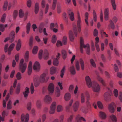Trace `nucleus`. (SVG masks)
<instances>
[{"instance_id":"38","label":"nucleus","mask_w":122,"mask_h":122,"mask_svg":"<svg viewBox=\"0 0 122 122\" xmlns=\"http://www.w3.org/2000/svg\"><path fill=\"white\" fill-rule=\"evenodd\" d=\"M36 105L38 108H40L41 106V101L40 100H37L36 102Z\"/></svg>"},{"instance_id":"19","label":"nucleus","mask_w":122,"mask_h":122,"mask_svg":"<svg viewBox=\"0 0 122 122\" xmlns=\"http://www.w3.org/2000/svg\"><path fill=\"white\" fill-rule=\"evenodd\" d=\"M29 92V88L26 87L25 89V91L23 92L24 97L25 98H27Z\"/></svg>"},{"instance_id":"5","label":"nucleus","mask_w":122,"mask_h":122,"mask_svg":"<svg viewBox=\"0 0 122 122\" xmlns=\"http://www.w3.org/2000/svg\"><path fill=\"white\" fill-rule=\"evenodd\" d=\"M85 94L86 97V100H89L90 99V96L88 92H86L85 93H81V102L82 103H83L85 101Z\"/></svg>"},{"instance_id":"51","label":"nucleus","mask_w":122,"mask_h":122,"mask_svg":"<svg viewBox=\"0 0 122 122\" xmlns=\"http://www.w3.org/2000/svg\"><path fill=\"white\" fill-rule=\"evenodd\" d=\"M31 102H28L27 105V109L28 110H30L31 109Z\"/></svg>"},{"instance_id":"40","label":"nucleus","mask_w":122,"mask_h":122,"mask_svg":"<svg viewBox=\"0 0 122 122\" xmlns=\"http://www.w3.org/2000/svg\"><path fill=\"white\" fill-rule=\"evenodd\" d=\"M20 90V85L19 84L17 85L16 89V90L15 93L17 94H19Z\"/></svg>"},{"instance_id":"6","label":"nucleus","mask_w":122,"mask_h":122,"mask_svg":"<svg viewBox=\"0 0 122 122\" xmlns=\"http://www.w3.org/2000/svg\"><path fill=\"white\" fill-rule=\"evenodd\" d=\"M112 94L111 92H107L104 95V100L107 102H110L111 100Z\"/></svg>"},{"instance_id":"58","label":"nucleus","mask_w":122,"mask_h":122,"mask_svg":"<svg viewBox=\"0 0 122 122\" xmlns=\"http://www.w3.org/2000/svg\"><path fill=\"white\" fill-rule=\"evenodd\" d=\"M4 25L2 24H0V31L3 32L5 30Z\"/></svg>"},{"instance_id":"39","label":"nucleus","mask_w":122,"mask_h":122,"mask_svg":"<svg viewBox=\"0 0 122 122\" xmlns=\"http://www.w3.org/2000/svg\"><path fill=\"white\" fill-rule=\"evenodd\" d=\"M63 18L64 20L66 22L68 21V18L67 16V15L66 13H64L62 15Z\"/></svg>"},{"instance_id":"8","label":"nucleus","mask_w":122,"mask_h":122,"mask_svg":"<svg viewBox=\"0 0 122 122\" xmlns=\"http://www.w3.org/2000/svg\"><path fill=\"white\" fill-rule=\"evenodd\" d=\"M77 25L78 28V31L80 32L81 31V17L79 12H77Z\"/></svg>"},{"instance_id":"49","label":"nucleus","mask_w":122,"mask_h":122,"mask_svg":"<svg viewBox=\"0 0 122 122\" xmlns=\"http://www.w3.org/2000/svg\"><path fill=\"white\" fill-rule=\"evenodd\" d=\"M73 30L74 34L76 36H77V29L76 25L74 26L73 27Z\"/></svg>"},{"instance_id":"22","label":"nucleus","mask_w":122,"mask_h":122,"mask_svg":"<svg viewBox=\"0 0 122 122\" xmlns=\"http://www.w3.org/2000/svg\"><path fill=\"white\" fill-rule=\"evenodd\" d=\"M76 119L77 121L76 122H81V120H82L84 122L86 121V120L83 117H80V116L78 115L76 117Z\"/></svg>"},{"instance_id":"45","label":"nucleus","mask_w":122,"mask_h":122,"mask_svg":"<svg viewBox=\"0 0 122 122\" xmlns=\"http://www.w3.org/2000/svg\"><path fill=\"white\" fill-rule=\"evenodd\" d=\"M57 10L58 13H60L61 12V6L59 4L57 5Z\"/></svg>"},{"instance_id":"59","label":"nucleus","mask_w":122,"mask_h":122,"mask_svg":"<svg viewBox=\"0 0 122 122\" xmlns=\"http://www.w3.org/2000/svg\"><path fill=\"white\" fill-rule=\"evenodd\" d=\"M8 5V2L7 1H5V2L3 6V9L4 10H5L7 9Z\"/></svg>"},{"instance_id":"57","label":"nucleus","mask_w":122,"mask_h":122,"mask_svg":"<svg viewBox=\"0 0 122 122\" xmlns=\"http://www.w3.org/2000/svg\"><path fill=\"white\" fill-rule=\"evenodd\" d=\"M5 17L6 14L5 13H4L2 15L1 19V21L3 23H4L5 21Z\"/></svg>"},{"instance_id":"62","label":"nucleus","mask_w":122,"mask_h":122,"mask_svg":"<svg viewBox=\"0 0 122 122\" xmlns=\"http://www.w3.org/2000/svg\"><path fill=\"white\" fill-rule=\"evenodd\" d=\"M118 91L117 89H114L113 91V94L116 97H117L118 96Z\"/></svg>"},{"instance_id":"52","label":"nucleus","mask_w":122,"mask_h":122,"mask_svg":"<svg viewBox=\"0 0 122 122\" xmlns=\"http://www.w3.org/2000/svg\"><path fill=\"white\" fill-rule=\"evenodd\" d=\"M24 15V14L23 11L21 10H20L19 12V16L20 17H22Z\"/></svg>"},{"instance_id":"37","label":"nucleus","mask_w":122,"mask_h":122,"mask_svg":"<svg viewBox=\"0 0 122 122\" xmlns=\"http://www.w3.org/2000/svg\"><path fill=\"white\" fill-rule=\"evenodd\" d=\"M65 68V66H64L61 71L60 76L61 78H62L63 77V76L66 70Z\"/></svg>"},{"instance_id":"34","label":"nucleus","mask_w":122,"mask_h":122,"mask_svg":"<svg viewBox=\"0 0 122 122\" xmlns=\"http://www.w3.org/2000/svg\"><path fill=\"white\" fill-rule=\"evenodd\" d=\"M31 24L29 22L27 24L26 26V32L27 34H28L30 30V28Z\"/></svg>"},{"instance_id":"16","label":"nucleus","mask_w":122,"mask_h":122,"mask_svg":"<svg viewBox=\"0 0 122 122\" xmlns=\"http://www.w3.org/2000/svg\"><path fill=\"white\" fill-rule=\"evenodd\" d=\"M49 54H39L38 56L39 59H41L42 58L46 60L49 57Z\"/></svg>"},{"instance_id":"25","label":"nucleus","mask_w":122,"mask_h":122,"mask_svg":"<svg viewBox=\"0 0 122 122\" xmlns=\"http://www.w3.org/2000/svg\"><path fill=\"white\" fill-rule=\"evenodd\" d=\"M21 41L20 39H19L17 44L16 46V49L17 51H19L20 50L21 47Z\"/></svg>"},{"instance_id":"26","label":"nucleus","mask_w":122,"mask_h":122,"mask_svg":"<svg viewBox=\"0 0 122 122\" xmlns=\"http://www.w3.org/2000/svg\"><path fill=\"white\" fill-rule=\"evenodd\" d=\"M110 118L111 120L110 121V122H116L117 121V118L116 116L113 114L110 116Z\"/></svg>"},{"instance_id":"30","label":"nucleus","mask_w":122,"mask_h":122,"mask_svg":"<svg viewBox=\"0 0 122 122\" xmlns=\"http://www.w3.org/2000/svg\"><path fill=\"white\" fill-rule=\"evenodd\" d=\"M69 35L70 39L71 41H73L74 39V37L73 32L71 30L69 31Z\"/></svg>"},{"instance_id":"13","label":"nucleus","mask_w":122,"mask_h":122,"mask_svg":"<svg viewBox=\"0 0 122 122\" xmlns=\"http://www.w3.org/2000/svg\"><path fill=\"white\" fill-rule=\"evenodd\" d=\"M54 86L52 83H50L49 85L48 90L50 93H52L54 91Z\"/></svg>"},{"instance_id":"15","label":"nucleus","mask_w":122,"mask_h":122,"mask_svg":"<svg viewBox=\"0 0 122 122\" xmlns=\"http://www.w3.org/2000/svg\"><path fill=\"white\" fill-rule=\"evenodd\" d=\"M44 101L46 103L49 104L51 102L52 99L49 96L47 95L45 97Z\"/></svg>"},{"instance_id":"17","label":"nucleus","mask_w":122,"mask_h":122,"mask_svg":"<svg viewBox=\"0 0 122 122\" xmlns=\"http://www.w3.org/2000/svg\"><path fill=\"white\" fill-rule=\"evenodd\" d=\"M80 104V102L78 101H77L75 102L73 104V107L74 111H76L78 109Z\"/></svg>"},{"instance_id":"42","label":"nucleus","mask_w":122,"mask_h":122,"mask_svg":"<svg viewBox=\"0 0 122 122\" xmlns=\"http://www.w3.org/2000/svg\"><path fill=\"white\" fill-rule=\"evenodd\" d=\"M80 62L81 64V69L82 70H83L84 69V61L81 59H80Z\"/></svg>"},{"instance_id":"9","label":"nucleus","mask_w":122,"mask_h":122,"mask_svg":"<svg viewBox=\"0 0 122 122\" xmlns=\"http://www.w3.org/2000/svg\"><path fill=\"white\" fill-rule=\"evenodd\" d=\"M56 102H53L50 107V110L49 113L50 114H53L55 112L56 107Z\"/></svg>"},{"instance_id":"63","label":"nucleus","mask_w":122,"mask_h":122,"mask_svg":"<svg viewBox=\"0 0 122 122\" xmlns=\"http://www.w3.org/2000/svg\"><path fill=\"white\" fill-rule=\"evenodd\" d=\"M73 118V116L71 115L67 119V122H72Z\"/></svg>"},{"instance_id":"29","label":"nucleus","mask_w":122,"mask_h":122,"mask_svg":"<svg viewBox=\"0 0 122 122\" xmlns=\"http://www.w3.org/2000/svg\"><path fill=\"white\" fill-rule=\"evenodd\" d=\"M56 68L55 67H51L50 70V74L51 75H53L55 73L56 71Z\"/></svg>"},{"instance_id":"60","label":"nucleus","mask_w":122,"mask_h":122,"mask_svg":"<svg viewBox=\"0 0 122 122\" xmlns=\"http://www.w3.org/2000/svg\"><path fill=\"white\" fill-rule=\"evenodd\" d=\"M18 15V11L16 10H15L13 13V17L14 19H15Z\"/></svg>"},{"instance_id":"2","label":"nucleus","mask_w":122,"mask_h":122,"mask_svg":"<svg viewBox=\"0 0 122 122\" xmlns=\"http://www.w3.org/2000/svg\"><path fill=\"white\" fill-rule=\"evenodd\" d=\"M80 50L81 53L83 52V48L86 49V51L87 53H89L90 52V49L89 45L87 44L86 45L84 44V40L82 37H81L80 40Z\"/></svg>"},{"instance_id":"11","label":"nucleus","mask_w":122,"mask_h":122,"mask_svg":"<svg viewBox=\"0 0 122 122\" xmlns=\"http://www.w3.org/2000/svg\"><path fill=\"white\" fill-rule=\"evenodd\" d=\"M85 80L86 84L88 87L89 88L91 87L92 83L94 81L92 82L91 79L88 76H87L86 77Z\"/></svg>"},{"instance_id":"44","label":"nucleus","mask_w":122,"mask_h":122,"mask_svg":"<svg viewBox=\"0 0 122 122\" xmlns=\"http://www.w3.org/2000/svg\"><path fill=\"white\" fill-rule=\"evenodd\" d=\"M57 2V0H53V4L52 6V9L53 10H54L56 6Z\"/></svg>"},{"instance_id":"32","label":"nucleus","mask_w":122,"mask_h":122,"mask_svg":"<svg viewBox=\"0 0 122 122\" xmlns=\"http://www.w3.org/2000/svg\"><path fill=\"white\" fill-rule=\"evenodd\" d=\"M44 27V24L43 23H41L39 27V32L41 33L43 32V29Z\"/></svg>"},{"instance_id":"61","label":"nucleus","mask_w":122,"mask_h":122,"mask_svg":"<svg viewBox=\"0 0 122 122\" xmlns=\"http://www.w3.org/2000/svg\"><path fill=\"white\" fill-rule=\"evenodd\" d=\"M76 67L77 70L79 71L80 70V66L79 62L78 61H77L76 64Z\"/></svg>"},{"instance_id":"53","label":"nucleus","mask_w":122,"mask_h":122,"mask_svg":"<svg viewBox=\"0 0 122 122\" xmlns=\"http://www.w3.org/2000/svg\"><path fill=\"white\" fill-rule=\"evenodd\" d=\"M90 63L92 66L94 67H96V64L94 60L92 59L90 60Z\"/></svg>"},{"instance_id":"3","label":"nucleus","mask_w":122,"mask_h":122,"mask_svg":"<svg viewBox=\"0 0 122 122\" xmlns=\"http://www.w3.org/2000/svg\"><path fill=\"white\" fill-rule=\"evenodd\" d=\"M24 59H21L19 65V70L22 73L25 72L27 67L26 63H24Z\"/></svg>"},{"instance_id":"10","label":"nucleus","mask_w":122,"mask_h":122,"mask_svg":"<svg viewBox=\"0 0 122 122\" xmlns=\"http://www.w3.org/2000/svg\"><path fill=\"white\" fill-rule=\"evenodd\" d=\"M33 69L36 71H39L40 69V66L38 62L36 61L35 62L33 66Z\"/></svg>"},{"instance_id":"24","label":"nucleus","mask_w":122,"mask_h":122,"mask_svg":"<svg viewBox=\"0 0 122 122\" xmlns=\"http://www.w3.org/2000/svg\"><path fill=\"white\" fill-rule=\"evenodd\" d=\"M69 17L71 20L73 21L74 19V14L72 12H69L68 13Z\"/></svg>"},{"instance_id":"18","label":"nucleus","mask_w":122,"mask_h":122,"mask_svg":"<svg viewBox=\"0 0 122 122\" xmlns=\"http://www.w3.org/2000/svg\"><path fill=\"white\" fill-rule=\"evenodd\" d=\"M108 26L113 30L115 29V25L114 22L111 19L110 20L109 23L108 25Z\"/></svg>"},{"instance_id":"48","label":"nucleus","mask_w":122,"mask_h":122,"mask_svg":"<svg viewBox=\"0 0 122 122\" xmlns=\"http://www.w3.org/2000/svg\"><path fill=\"white\" fill-rule=\"evenodd\" d=\"M56 96L57 97H59L60 94V89L58 87H56Z\"/></svg>"},{"instance_id":"23","label":"nucleus","mask_w":122,"mask_h":122,"mask_svg":"<svg viewBox=\"0 0 122 122\" xmlns=\"http://www.w3.org/2000/svg\"><path fill=\"white\" fill-rule=\"evenodd\" d=\"M97 79L101 83L103 86H106V84L104 81L102 77L98 75L97 76Z\"/></svg>"},{"instance_id":"14","label":"nucleus","mask_w":122,"mask_h":122,"mask_svg":"<svg viewBox=\"0 0 122 122\" xmlns=\"http://www.w3.org/2000/svg\"><path fill=\"white\" fill-rule=\"evenodd\" d=\"M108 109L110 112L112 113H113L115 111V108L114 107V104L112 103L108 105Z\"/></svg>"},{"instance_id":"50","label":"nucleus","mask_w":122,"mask_h":122,"mask_svg":"<svg viewBox=\"0 0 122 122\" xmlns=\"http://www.w3.org/2000/svg\"><path fill=\"white\" fill-rule=\"evenodd\" d=\"M97 104L99 108L102 109L103 108V105L101 102L100 101H98L97 102Z\"/></svg>"},{"instance_id":"4","label":"nucleus","mask_w":122,"mask_h":122,"mask_svg":"<svg viewBox=\"0 0 122 122\" xmlns=\"http://www.w3.org/2000/svg\"><path fill=\"white\" fill-rule=\"evenodd\" d=\"M15 46V44L14 43H12L9 47V44H6L4 47V50L5 53L8 52V53H10L12 51Z\"/></svg>"},{"instance_id":"33","label":"nucleus","mask_w":122,"mask_h":122,"mask_svg":"<svg viewBox=\"0 0 122 122\" xmlns=\"http://www.w3.org/2000/svg\"><path fill=\"white\" fill-rule=\"evenodd\" d=\"M71 98V95L68 93L66 94L65 95L64 98L66 101H68Z\"/></svg>"},{"instance_id":"41","label":"nucleus","mask_w":122,"mask_h":122,"mask_svg":"<svg viewBox=\"0 0 122 122\" xmlns=\"http://www.w3.org/2000/svg\"><path fill=\"white\" fill-rule=\"evenodd\" d=\"M33 38L32 36L30 37L29 40V45L30 47L31 48L33 44Z\"/></svg>"},{"instance_id":"12","label":"nucleus","mask_w":122,"mask_h":122,"mask_svg":"<svg viewBox=\"0 0 122 122\" xmlns=\"http://www.w3.org/2000/svg\"><path fill=\"white\" fill-rule=\"evenodd\" d=\"M109 10L108 8L105 9L104 11V18L105 20L107 21L109 19Z\"/></svg>"},{"instance_id":"47","label":"nucleus","mask_w":122,"mask_h":122,"mask_svg":"<svg viewBox=\"0 0 122 122\" xmlns=\"http://www.w3.org/2000/svg\"><path fill=\"white\" fill-rule=\"evenodd\" d=\"M30 92L31 94H33L35 90L33 84V83L31 84L30 86Z\"/></svg>"},{"instance_id":"54","label":"nucleus","mask_w":122,"mask_h":122,"mask_svg":"<svg viewBox=\"0 0 122 122\" xmlns=\"http://www.w3.org/2000/svg\"><path fill=\"white\" fill-rule=\"evenodd\" d=\"M56 36L55 35L53 36L52 39V42L53 43H56Z\"/></svg>"},{"instance_id":"27","label":"nucleus","mask_w":122,"mask_h":122,"mask_svg":"<svg viewBox=\"0 0 122 122\" xmlns=\"http://www.w3.org/2000/svg\"><path fill=\"white\" fill-rule=\"evenodd\" d=\"M99 115L101 118L103 119H105L107 117L106 113L102 112H100Z\"/></svg>"},{"instance_id":"20","label":"nucleus","mask_w":122,"mask_h":122,"mask_svg":"<svg viewBox=\"0 0 122 122\" xmlns=\"http://www.w3.org/2000/svg\"><path fill=\"white\" fill-rule=\"evenodd\" d=\"M96 42L95 43V45L96 47V49L97 51H100V48L98 44V43L99 42V38L98 37H96L95 38Z\"/></svg>"},{"instance_id":"46","label":"nucleus","mask_w":122,"mask_h":122,"mask_svg":"<svg viewBox=\"0 0 122 122\" xmlns=\"http://www.w3.org/2000/svg\"><path fill=\"white\" fill-rule=\"evenodd\" d=\"M38 50V47L37 46H34L32 50L33 53H36Z\"/></svg>"},{"instance_id":"56","label":"nucleus","mask_w":122,"mask_h":122,"mask_svg":"<svg viewBox=\"0 0 122 122\" xmlns=\"http://www.w3.org/2000/svg\"><path fill=\"white\" fill-rule=\"evenodd\" d=\"M93 20L95 21H97V15L96 13L94 10H93Z\"/></svg>"},{"instance_id":"7","label":"nucleus","mask_w":122,"mask_h":122,"mask_svg":"<svg viewBox=\"0 0 122 122\" xmlns=\"http://www.w3.org/2000/svg\"><path fill=\"white\" fill-rule=\"evenodd\" d=\"M92 87L94 92H99L100 90V86L95 81L92 83Z\"/></svg>"},{"instance_id":"64","label":"nucleus","mask_w":122,"mask_h":122,"mask_svg":"<svg viewBox=\"0 0 122 122\" xmlns=\"http://www.w3.org/2000/svg\"><path fill=\"white\" fill-rule=\"evenodd\" d=\"M67 37L65 36H64L63 38L62 42L64 45L66 44L67 42Z\"/></svg>"},{"instance_id":"28","label":"nucleus","mask_w":122,"mask_h":122,"mask_svg":"<svg viewBox=\"0 0 122 122\" xmlns=\"http://www.w3.org/2000/svg\"><path fill=\"white\" fill-rule=\"evenodd\" d=\"M89 14L87 12H86L85 14V21L86 23L87 26L89 25V23L88 21Z\"/></svg>"},{"instance_id":"35","label":"nucleus","mask_w":122,"mask_h":122,"mask_svg":"<svg viewBox=\"0 0 122 122\" xmlns=\"http://www.w3.org/2000/svg\"><path fill=\"white\" fill-rule=\"evenodd\" d=\"M70 71L71 73L72 74H75L76 73L75 68L73 66H72L70 67Z\"/></svg>"},{"instance_id":"21","label":"nucleus","mask_w":122,"mask_h":122,"mask_svg":"<svg viewBox=\"0 0 122 122\" xmlns=\"http://www.w3.org/2000/svg\"><path fill=\"white\" fill-rule=\"evenodd\" d=\"M58 55L56 56L57 58H56L54 59L53 62V64L55 66H58L59 64V61L58 59L59 58V57L61 55V54H58Z\"/></svg>"},{"instance_id":"55","label":"nucleus","mask_w":122,"mask_h":122,"mask_svg":"<svg viewBox=\"0 0 122 122\" xmlns=\"http://www.w3.org/2000/svg\"><path fill=\"white\" fill-rule=\"evenodd\" d=\"M62 110V106L59 105L57 106V112H59L61 111Z\"/></svg>"},{"instance_id":"36","label":"nucleus","mask_w":122,"mask_h":122,"mask_svg":"<svg viewBox=\"0 0 122 122\" xmlns=\"http://www.w3.org/2000/svg\"><path fill=\"white\" fill-rule=\"evenodd\" d=\"M39 10V5L38 3L36 4L35 6V13L36 14L38 13Z\"/></svg>"},{"instance_id":"31","label":"nucleus","mask_w":122,"mask_h":122,"mask_svg":"<svg viewBox=\"0 0 122 122\" xmlns=\"http://www.w3.org/2000/svg\"><path fill=\"white\" fill-rule=\"evenodd\" d=\"M111 5L113 9L114 10L116 9V4L115 0H111Z\"/></svg>"},{"instance_id":"1","label":"nucleus","mask_w":122,"mask_h":122,"mask_svg":"<svg viewBox=\"0 0 122 122\" xmlns=\"http://www.w3.org/2000/svg\"><path fill=\"white\" fill-rule=\"evenodd\" d=\"M49 77L46 76V73H43L40 76V78L38 76H36L34 79V83L36 87H37L40 82H46L47 81Z\"/></svg>"},{"instance_id":"43","label":"nucleus","mask_w":122,"mask_h":122,"mask_svg":"<svg viewBox=\"0 0 122 122\" xmlns=\"http://www.w3.org/2000/svg\"><path fill=\"white\" fill-rule=\"evenodd\" d=\"M11 102L10 100H9L8 102L7 105V108L8 109H11L12 107L11 105Z\"/></svg>"}]
</instances>
